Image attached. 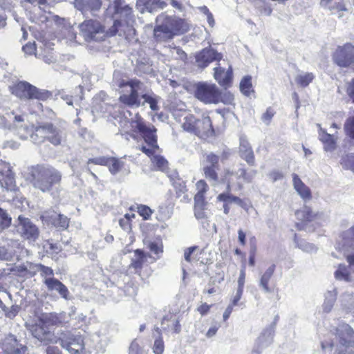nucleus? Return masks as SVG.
I'll return each instance as SVG.
<instances>
[{"instance_id": "obj_1", "label": "nucleus", "mask_w": 354, "mask_h": 354, "mask_svg": "<svg viewBox=\"0 0 354 354\" xmlns=\"http://www.w3.org/2000/svg\"><path fill=\"white\" fill-rule=\"evenodd\" d=\"M128 134L135 140L142 139L149 147L142 146L140 151L151 158V162L158 170L165 171L169 169L168 161L162 156L155 155L160 151L158 144L157 129L152 124L148 123L139 113L135 114L129 121Z\"/></svg>"}, {"instance_id": "obj_2", "label": "nucleus", "mask_w": 354, "mask_h": 354, "mask_svg": "<svg viewBox=\"0 0 354 354\" xmlns=\"http://www.w3.org/2000/svg\"><path fill=\"white\" fill-rule=\"evenodd\" d=\"M190 30L187 20L176 15L162 12L156 18L153 37L157 41H167Z\"/></svg>"}, {"instance_id": "obj_3", "label": "nucleus", "mask_w": 354, "mask_h": 354, "mask_svg": "<svg viewBox=\"0 0 354 354\" xmlns=\"http://www.w3.org/2000/svg\"><path fill=\"white\" fill-rule=\"evenodd\" d=\"M62 173L54 167L46 164H37L28 167L26 179L35 188L42 192L50 191L61 183Z\"/></svg>"}, {"instance_id": "obj_4", "label": "nucleus", "mask_w": 354, "mask_h": 354, "mask_svg": "<svg viewBox=\"0 0 354 354\" xmlns=\"http://www.w3.org/2000/svg\"><path fill=\"white\" fill-rule=\"evenodd\" d=\"M10 93L22 101L37 100L36 111L32 113L43 111V105L40 102H46L53 97V93L46 89H41L25 80H19L9 86Z\"/></svg>"}, {"instance_id": "obj_5", "label": "nucleus", "mask_w": 354, "mask_h": 354, "mask_svg": "<svg viewBox=\"0 0 354 354\" xmlns=\"http://www.w3.org/2000/svg\"><path fill=\"white\" fill-rule=\"evenodd\" d=\"M323 350L335 349V354H354V331L346 324H340L336 333H330L328 339L322 342Z\"/></svg>"}, {"instance_id": "obj_6", "label": "nucleus", "mask_w": 354, "mask_h": 354, "mask_svg": "<svg viewBox=\"0 0 354 354\" xmlns=\"http://www.w3.org/2000/svg\"><path fill=\"white\" fill-rule=\"evenodd\" d=\"M122 84L131 88L129 93H124L120 96L119 101L122 104L131 108H138L145 103H147L152 111H157L159 109L158 100L155 96L147 93L140 95L139 91L142 90L143 86V83L140 80L131 79Z\"/></svg>"}, {"instance_id": "obj_7", "label": "nucleus", "mask_w": 354, "mask_h": 354, "mask_svg": "<svg viewBox=\"0 0 354 354\" xmlns=\"http://www.w3.org/2000/svg\"><path fill=\"white\" fill-rule=\"evenodd\" d=\"M194 96L205 104H232L234 95L230 91L222 92L215 84L201 82L194 86Z\"/></svg>"}, {"instance_id": "obj_8", "label": "nucleus", "mask_w": 354, "mask_h": 354, "mask_svg": "<svg viewBox=\"0 0 354 354\" xmlns=\"http://www.w3.org/2000/svg\"><path fill=\"white\" fill-rule=\"evenodd\" d=\"M183 129L200 138L207 139L215 135L210 117L197 118L192 113L186 114L181 122Z\"/></svg>"}, {"instance_id": "obj_9", "label": "nucleus", "mask_w": 354, "mask_h": 354, "mask_svg": "<svg viewBox=\"0 0 354 354\" xmlns=\"http://www.w3.org/2000/svg\"><path fill=\"white\" fill-rule=\"evenodd\" d=\"M61 129L51 122H42L34 127L30 138L35 144H41L46 141L55 146L61 145L65 138Z\"/></svg>"}, {"instance_id": "obj_10", "label": "nucleus", "mask_w": 354, "mask_h": 354, "mask_svg": "<svg viewBox=\"0 0 354 354\" xmlns=\"http://www.w3.org/2000/svg\"><path fill=\"white\" fill-rule=\"evenodd\" d=\"M59 321L56 315L48 314L43 315L38 322L28 326V330L32 335L44 344L57 343V339L51 330L50 325L56 324Z\"/></svg>"}, {"instance_id": "obj_11", "label": "nucleus", "mask_w": 354, "mask_h": 354, "mask_svg": "<svg viewBox=\"0 0 354 354\" xmlns=\"http://www.w3.org/2000/svg\"><path fill=\"white\" fill-rule=\"evenodd\" d=\"M239 171L240 173L239 175H236V173L230 169H225L221 175V178H218V182L212 185H225L226 186V191H232L235 179L236 180V189L242 190L243 188V184L238 180L240 178H243L247 182H250L252 178L249 176L246 169L241 168Z\"/></svg>"}, {"instance_id": "obj_12", "label": "nucleus", "mask_w": 354, "mask_h": 354, "mask_svg": "<svg viewBox=\"0 0 354 354\" xmlns=\"http://www.w3.org/2000/svg\"><path fill=\"white\" fill-rule=\"evenodd\" d=\"M239 171L240 173L239 175H236V173L230 169H225L221 175V178H218V182L212 185H225L226 186V191H232L235 179L236 180V189L242 190L243 188V184L238 180L240 178H243L247 182H250L252 178L249 176L246 169L241 168Z\"/></svg>"}, {"instance_id": "obj_13", "label": "nucleus", "mask_w": 354, "mask_h": 354, "mask_svg": "<svg viewBox=\"0 0 354 354\" xmlns=\"http://www.w3.org/2000/svg\"><path fill=\"white\" fill-rule=\"evenodd\" d=\"M62 348L71 354H82L84 349V343L81 335L71 332L62 333L59 338Z\"/></svg>"}, {"instance_id": "obj_14", "label": "nucleus", "mask_w": 354, "mask_h": 354, "mask_svg": "<svg viewBox=\"0 0 354 354\" xmlns=\"http://www.w3.org/2000/svg\"><path fill=\"white\" fill-rule=\"evenodd\" d=\"M17 231L20 236L28 242H35L39 236V230L28 218L18 216Z\"/></svg>"}, {"instance_id": "obj_15", "label": "nucleus", "mask_w": 354, "mask_h": 354, "mask_svg": "<svg viewBox=\"0 0 354 354\" xmlns=\"http://www.w3.org/2000/svg\"><path fill=\"white\" fill-rule=\"evenodd\" d=\"M274 333L275 323L265 327L257 338L251 354H261L265 348L272 344Z\"/></svg>"}, {"instance_id": "obj_16", "label": "nucleus", "mask_w": 354, "mask_h": 354, "mask_svg": "<svg viewBox=\"0 0 354 354\" xmlns=\"http://www.w3.org/2000/svg\"><path fill=\"white\" fill-rule=\"evenodd\" d=\"M334 62L340 67H348L354 63V46L347 43L339 46L333 55Z\"/></svg>"}, {"instance_id": "obj_17", "label": "nucleus", "mask_w": 354, "mask_h": 354, "mask_svg": "<svg viewBox=\"0 0 354 354\" xmlns=\"http://www.w3.org/2000/svg\"><path fill=\"white\" fill-rule=\"evenodd\" d=\"M295 214L297 221L295 225L299 231L306 230L308 224L315 221L319 216V212H314L312 208L308 205H304L301 209H297Z\"/></svg>"}, {"instance_id": "obj_18", "label": "nucleus", "mask_w": 354, "mask_h": 354, "mask_svg": "<svg viewBox=\"0 0 354 354\" xmlns=\"http://www.w3.org/2000/svg\"><path fill=\"white\" fill-rule=\"evenodd\" d=\"M219 160L220 156L214 153H209L206 156V161L209 165L203 167V171L205 178L212 185H215L218 182Z\"/></svg>"}, {"instance_id": "obj_19", "label": "nucleus", "mask_w": 354, "mask_h": 354, "mask_svg": "<svg viewBox=\"0 0 354 354\" xmlns=\"http://www.w3.org/2000/svg\"><path fill=\"white\" fill-rule=\"evenodd\" d=\"M2 350L1 354H25L27 350L26 346L21 344L13 335L6 336L0 344Z\"/></svg>"}, {"instance_id": "obj_20", "label": "nucleus", "mask_w": 354, "mask_h": 354, "mask_svg": "<svg viewBox=\"0 0 354 354\" xmlns=\"http://www.w3.org/2000/svg\"><path fill=\"white\" fill-rule=\"evenodd\" d=\"M108 326L102 324L100 328L95 331L91 337L93 348L97 353H104L109 343V338L107 335Z\"/></svg>"}, {"instance_id": "obj_21", "label": "nucleus", "mask_w": 354, "mask_h": 354, "mask_svg": "<svg viewBox=\"0 0 354 354\" xmlns=\"http://www.w3.org/2000/svg\"><path fill=\"white\" fill-rule=\"evenodd\" d=\"M223 58V55L218 53L216 50L211 48H205L202 49L196 55V62L201 68H205L210 63L218 61Z\"/></svg>"}, {"instance_id": "obj_22", "label": "nucleus", "mask_w": 354, "mask_h": 354, "mask_svg": "<svg viewBox=\"0 0 354 354\" xmlns=\"http://www.w3.org/2000/svg\"><path fill=\"white\" fill-rule=\"evenodd\" d=\"M122 26L120 20L116 19L113 21V26L105 32L104 27L96 21L90 19V39H94L96 34L102 33L104 36L113 37L118 32V28Z\"/></svg>"}, {"instance_id": "obj_23", "label": "nucleus", "mask_w": 354, "mask_h": 354, "mask_svg": "<svg viewBox=\"0 0 354 354\" xmlns=\"http://www.w3.org/2000/svg\"><path fill=\"white\" fill-rule=\"evenodd\" d=\"M90 162L108 167L109 171L112 174L118 173L124 167V162L122 159L115 157L102 156L90 158Z\"/></svg>"}, {"instance_id": "obj_24", "label": "nucleus", "mask_w": 354, "mask_h": 354, "mask_svg": "<svg viewBox=\"0 0 354 354\" xmlns=\"http://www.w3.org/2000/svg\"><path fill=\"white\" fill-rule=\"evenodd\" d=\"M37 268L47 288H66L61 281L54 277V272L51 268L42 264H38Z\"/></svg>"}, {"instance_id": "obj_25", "label": "nucleus", "mask_w": 354, "mask_h": 354, "mask_svg": "<svg viewBox=\"0 0 354 354\" xmlns=\"http://www.w3.org/2000/svg\"><path fill=\"white\" fill-rule=\"evenodd\" d=\"M214 77L221 86L227 88L232 86L233 80L232 66H229L227 71L221 66H217L214 68Z\"/></svg>"}, {"instance_id": "obj_26", "label": "nucleus", "mask_w": 354, "mask_h": 354, "mask_svg": "<svg viewBox=\"0 0 354 354\" xmlns=\"http://www.w3.org/2000/svg\"><path fill=\"white\" fill-rule=\"evenodd\" d=\"M231 192L232 191H226L225 192L219 194L216 197V201L218 202L223 203V212L225 214H228L230 213V205L231 203H234L240 206H243L244 205L243 199L239 196L233 195Z\"/></svg>"}, {"instance_id": "obj_27", "label": "nucleus", "mask_w": 354, "mask_h": 354, "mask_svg": "<svg viewBox=\"0 0 354 354\" xmlns=\"http://www.w3.org/2000/svg\"><path fill=\"white\" fill-rule=\"evenodd\" d=\"M114 13L118 15L126 23L133 21L134 15L131 7L124 4V0H114Z\"/></svg>"}, {"instance_id": "obj_28", "label": "nucleus", "mask_w": 354, "mask_h": 354, "mask_svg": "<svg viewBox=\"0 0 354 354\" xmlns=\"http://www.w3.org/2000/svg\"><path fill=\"white\" fill-rule=\"evenodd\" d=\"M0 185L7 190H15L16 187L15 174L9 166L0 169Z\"/></svg>"}, {"instance_id": "obj_29", "label": "nucleus", "mask_w": 354, "mask_h": 354, "mask_svg": "<svg viewBox=\"0 0 354 354\" xmlns=\"http://www.w3.org/2000/svg\"><path fill=\"white\" fill-rule=\"evenodd\" d=\"M133 253L134 257L131 259L129 268L133 269L135 273L140 275L144 265L149 257L142 249H136L133 251Z\"/></svg>"}, {"instance_id": "obj_30", "label": "nucleus", "mask_w": 354, "mask_h": 354, "mask_svg": "<svg viewBox=\"0 0 354 354\" xmlns=\"http://www.w3.org/2000/svg\"><path fill=\"white\" fill-rule=\"evenodd\" d=\"M137 8L143 13L146 11L152 12L157 9H163L167 3L162 0H137Z\"/></svg>"}, {"instance_id": "obj_31", "label": "nucleus", "mask_w": 354, "mask_h": 354, "mask_svg": "<svg viewBox=\"0 0 354 354\" xmlns=\"http://www.w3.org/2000/svg\"><path fill=\"white\" fill-rule=\"evenodd\" d=\"M292 183L295 189L304 201L312 199L313 196L310 189L304 183L296 174H292Z\"/></svg>"}, {"instance_id": "obj_32", "label": "nucleus", "mask_w": 354, "mask_h": 354, "mask_svg": "<svg viewBox=\"0 0 354 354\" xmlns=\"http://www.w3.org/2000/svg\"><path fill=\"white\" fill-rule=\"evenodd\" d=\"M172 185L174 189V194H171L173 199L177 200L180 198L181 202L188 201L187 189L185 183L183 180L180 178L173 179Z\"/></svg>"}, {"instance_id": "obj_33", "label": "nucleus", "mask_w": 354, "mask_h": 354, "mask_svg": "<svg viewBox=\"0 0 354 354\" xmlns=\"http://www.w3.org/2000/svg\"><path fill=\"white\" fill-rule=\"evenodd\" d=\"M147 247L153 254H147L149 258L153 259V261H156L161 258L164 251L163 243L161 239L157 238L153 241H149Z\"/></svg>"}, {"instance_id": "obj_34", "label": "nucleus", "mask_w": 354, "mask_h": 354, "mask_svg": "<svg viewBox=\"0 0 354 354\" xmlns=\"http://www.w3.org/2000/svg\"><path fill=\"white\" fill-rule=\"evenodd\" d=\"M239 155L250 166L255 165V156L248 142L243 141L240 144Z\"/></svg>"}, {"instance_id": "obj_35", "label": "nucleus", "mask_w": 354, "mask_h": 354, "mask_svg": "<svg viewBox=\"0 0 354 354\" xmlns=\"http://www.w3.org/2000/svg\"><path fill=\"white\" fill-rule=\"evenodd\" d=\"M161 324L164 330H171L176 334L181 331L180 320L175 315L165 316L162 319Z\"/></svg>"}, {"instance_id": "obj_36", "label": "nucleus", "mask_w": 354, "mask_h": 354, "mask_svg": "<svg viewBox=\"0 0 354 354\" xmlns=\"http://www.w3.org/2000/svg\"><path fill=\"white\" fill-rule=\"evenodd\" d=\"M109 295L112 297V300L115 302H119L126 298L134 297L137 292L135 289H114V290L108 291Z\"/></svg>"}, {"instance_id": "obj_37", "label": "nucleus", "mask_w": 354, "mask_h": 354, "mask_svg": "<svg viewBox=\"0 0 354 354\" xmlns=\"http://www.w3.org/2000/svg\"><path fill=\"white\" fill-rule=\"evenodd\" d=\"M48 221H50L56 228L59 230H66L69 226V218L62 214L48 216Z\"/></svg>"}, {"instance_id": "obj_38", "label": "nucleus", "mask_w": 354, "mask_h": 354, "mask_svg": "<svg viewBox=\"0 0 354 354\" xmlns=\"http://www.w3.org/2000/svg\"><path fill=\"white\" fill-rule=\"evenodd\" d=\"M319 140L324 144L325 151H332L336 148V140L331 134L325 131H322L319 133Z\"/></svg>"}, {"instance_id": "obj_39", "label": "nucleus", "mask_w": 354, "mask_h": 354, "mask_svg": "<svg viewBox=\"0 0 354 354\" xmlns=\"http://www.w3.org/2000/svg\"><path fill=\"white\" fill-rule=\"evenodd\" d=\"M153 337L155 338L153 346V353L155 354H162L165 346L161 335V330L158 327L154 328Z\"/></svg>"}, {"instance_id": "obj_40", "label": "nucleus", "mask_w": 354, "mask_h": 354, "mask_svg": "<svg viewBox=\"0 0 354 354\" xmlns=\"http://www.w3.org/2000/svg\"><path fill=\"white\" fill-rule=\"evenodd\" d=\"M335 278L338 281L349 282L351 281V272L348 268L344 265L339 264L334 273Z\"/></svg>"}, {"instance_id": "obj_41", "label": "nucleus", "mask_w": 354, "mask_h": 354, "mask_svg": "<svg viewBox=\"0 0 354 354\" xmlns=\"http://www.w3.org/2000/svg\"><path fill=\"white\" fill-rule=\"evenodd\" d=\"M315 76L313 73L299 74L295 77L296 84L302 88L308 86L314 80Z\"/></svg>"}, {"instance_id": "obj_42", "label": "nucleus", "mask_w": 354, "mask_h": 354, "mask_svg": "<svg viewBox=\"0 0 354 354\" xmlns=\"http://www.w3.org/2000/svg\"><path fill=\"white\" fill-rule=\"evenodd\" d=\"M239 88L241 92L246 96H249L251 93H253L252 77L250 75L244 76L240 82Z\"/></svg>"}, {"instance_id": "obj_43", "label": "nucleus", "mask_w": 354, "mask_h": 354, "mask_svg": "<svg viewBox=\"0 0 354 354\" xmlns=\"http://www.w3.org/2000/svg\"><path fill=\"white\" fill-rule=\"evenodd\" d=\"M337 292L335 289L327 291L325 295V301L323 305L324 310L328 313L331 310L333 304L336 300Z\"/></svg>"}, {"instance_id": "obj_44", "label": "nucleus", "mask_w": 354, "mask_h": 354, "mask_svg": "<svg viewBox=\"0 0 354 354\" xmlns=\"http://www.w3.org/2000/svg\"><path fill=\"white\" fill-rule=\"evenodd\" d=\"M12 223V218L6 210L0 207V233L8 228Z\"/></svg>"}, {"instance_id": "obj_45", "label": "nucleus", "mask_w": 354, "mask_h": 354, "mask_svg": "<svg viewBox=\"0 0 354 354\" xmlns=\"http://www.w3.org/2000/svg\"><path fill=\"white\" fill-rule=\"evenodd\" d=\"M250 249L249 252L248 264L253 267L255 266V259L257 252V239L254 236L250 238Z\"/></svg>"}, {"instance_id": "obj_46", "label": "nucleus", "mask_w": 354, "mask_h": 354, "mask_svg": "<svg viewBox=\"0 0 354 354\" xmlns=\"http://www.w3.org/2000/svg\"><path fill=\"white\" fill-rule=\"evenodd\" d=\"M339 163L344 169H349L354 172V153H346L342 156Z\"/></svg>"}, {"instance_id": "obj_47", "label": "nucleus", "mask_w": 354, "mask_h": 354, "mask_svg": "<svg viewBox=\"0 0 354 354\" xmlns=\"http://www.w3.org/2000/svg\"><path fill=\"white\" fill-rule=\"evenodd\" d=\"M136 211L143 220H149L153 213V210L149 206L142 204L137 205Z\"/></svg>"}, {"instance_id": "obj_48", "label": "nucleus", "mask_w": 354, "mask_h": 354, "mask_svg": "<svg viewBox=\"0 0 354 354\" xmlns=\"http://www.w3.org/2000/svg\"><path fill=\"white\" fill-rule=\"evenodd\" d=\"M346 135L352 140H354V115L348 117L344 126Z\"/></svg>"}, {"instance_id": "obj_49", "label": "nucleus", "mask_w": 354, "mask_h": 354, "mask_svg": "<svg viewBox=\"0 0 354 354\" xmlns=\"http://www.w3.org/2000/svg\"><path fill=\"white\" fill-rule=\"evenodd\" d=\"M134 218V214H126L122 218H121L119 220L120 226L125 231H130L131 230L132 218Z\"/></svg>"}, {"instance_id": "obj_50", "label": "nucleus", "mask_w": 354, "mask_h": 354, "mask_svg": "<svg viewBox=\"0 0 354 354\" xmlns=\"http://www.w3.org/2000/svg\"><path fill=\"white\" fill-rule=\"evenodd\" d=\"M275 270V265L272 264L270 266L263 274L261 278V285L263 288H268V283L272 277Z\"/></svg>"}, {"instance_id": "obj_51", "label": "nucleus", "mask_w": 354, "mask_h": 354, "mask_svg": "<svg viewBox=\"0 0 354 354\" xmlns=\"http://www.w3.org/2000/svg\"><path fill=\"white\" fill-rule=\"evenodd\" d=\"M344 89L348 101L354 104V77L345 83Z\"/></svg>"}, {"instance_id": "obj_52", "label": "nucleus", "mask_w": 354, "mask_h": 354, "mask_svg": "<svg viewBox=\"0 0 354 354\" xmlns=\"http://www.w3.org/2000/svg\"><path fill=\"white\" fill-rule=\"evenodd\" d=\"M276 112L274 109L271 106H269L266 109V111L261 115V119L263 123L266 125H270L271 121L274 116Z\"/></svg>"}, {"instance_id": "obj_53", "label": "nucleus", "mask_w": 354, "mask_h": 354, "mask_svg": "<svg viewBox=\"0 0 354 354\" xmlns=\"http://www.w3.org/2000/svg\"><path fill=\"white\" fill-rule=\"evenodd\" d=\"M194 207H207V203L205 200V194L196 193L194 197Z\"/></svg>"}, {"instance_id": "obj_54", "label": "nucleus", "mask_w": 354, "mask_h": 354, "mask_svg": "<svg viewBox=\"0 0 354 354\" xmlns=\"http://www.w3.org/2000/svg\"><path fill=\"white\" fill-rule=\"evenodd\" d=\"M143 351L142 348L140 346L138 343L137 342L136 339H134L130 346H129V354H142Z\"/></svg>"}, {"instance_id": "obj_55", "label": "nucleus", "mask_w": 354, "mask_h": 354, "mask_svg": "<svg viewBox=\"0 0 354 354\" xmlns=\"http://www.w3.org/2000/svg\"><path fill=\"white\" fill-rule=\"evenodd\" d=\"M196 185L198 189V194H205L209 189L208 185L207 184L205 180H199L196 183Z\"/></svg>"}, {"instance_id": "obj_56", "label": "nucleus", "mask_w": 354, "mask_h": 354, "mask_svg": "<svg viewBox=\"0 0 354 354\" xmlns=\"http://www.w3.org/2000/svg\"><path fill=\"white\" fill-rule=\"evenodd\" d=\"M12 255L9 252L8 249L5 246H0V260L9 261L12 259Z\"/></svg>"}, {"instance_id": "obj_57", "label": "nucleus", "mask_w": 354, "mask_h": 354, "mask_svg": "<svg viewBox=\"0 0 354 354\" xmlns=\"http://www.w3.org/2000/svg\"><path fill=\"white\" fill-rule=\"evenodd\" d=\"M207 207H194V215L197 219H204L207 218L205 210Z\"/></svg>"}, {"instance_id": "obj_58", "label": "nucleus", "mask_w": 354, "mask_h": 354, "mask_svg": "<svg viewBox=\"0 0 354 354\" xmlns=\"http://www.w3.org/2000/svg\"><path fill=\"white\" fill-rule=\"evenodd\" d=\"M198 249V246H192L189 248H187L185 250L184 252V257L186 261L191 262L192 261V254Z\"/></svg>"}, {"instance_id": "obj_59", "label": "nucleus", "mask_w": 354, "mask_h": 354, "mask_svg": "<svg viewBox=\"0 0 354 354\" xmlns=\"http://www.w3.org/2000/svg\"><path fill=\"white\" fill-rule=\"evenodd\" d=\"M201 10L207 15V22H208L209 25L211 27H213L215 24V21H214V16L212 14V12L209 11V10L207 8V6H203L201 8Z\"/></svg>"}, {"instance_id": "obj_60", "label": "nucleus", "mask_w": 354, "mask_h": 354, "mask_svg": "<svg viewBox=\"0 0 354 354\" xmlns=\"http://www.w3.org/2000/svg\"><path fill=\"white\" fill-rule=\"evenodd\" d=\"M268 176L272 182L281 180L283 177V174L281 171L277 170L270 172Z\"/></svg>"}, {"instance_id": "obj_61", "label": "nucleus", "mask_w": 354, "mask_h": 354, "mask_svg": "<svg viewBox=\"0 0 354 354\" xmlns=\"http://www.w3.org/2000/svg\"><path fill=\"white\" fill-rule=\"evenodd\" d=\"M211 308V305H208L206 303H202L198 308L197 311L202 315H206Z\"/></svg>"}, {"instance_id": "obj_62", "label": "nucleus", "mask_w": 354, "mask_h": 354, "mask_svg": "<svg viewBox=\"0 0 354 354\" xmlns=\"http://www.w3.org/2000/svg\"><path fill=\"white\" fill-rule=\"evenodd\" d=\"M238 241L241 246L246 245V234L242 229L238 230Z\"/></svg>"}, {"instance_id": "obj_63", "label": "nucleus", "mask_w": 354, "mask_h": 354, "mask_svg": "<svg viewBox=\"0 0 354 354\" xmlns=\"http://www.w3.org/2000/svg\"><path fill=\"white\" fill-rule=\"evenodd\" d=\"M19 312L18 306H12L8 311L6 312V316L10 319H13L16 317Z\"/></svg>"}, {"instance_id": "obj_64", "label": "nucleus", "mask_w": 354, "mask_h": 354, "mask_svg": "<svg viewBox=\"0 0 354 354\" xmlns=\"http://www.w3.org/2000/svg\"><path fill=\"white\" fill-rule=\"evenodd\" d=\"M219 327H220V326L218 324H215V325H213L212 326H211L206 333V335H205L206 337L207 338H211V337L215 336Z\"/></svg>"}]
</instances>
